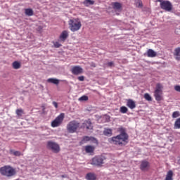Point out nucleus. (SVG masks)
Instances as JSON below:
<instances>
[{
	"instance_id": "obj_1",
	"label": "nucleus",
	"mask_w": 180,
	"mask_h": 180,
	"mask_svg": "<svg viewBox=\"0 0 180 180\" xmlns=\"http://www.w3.org/2000/svg\"><path fill=\"white\" fill-rule=\"evenodd\" d=\"M120 131H122L120 134L112 137L111 140L113 144H115L116 146H126L127 144L129 136L124 132L123 128H120Z\"/></svg>"
},
{
	"instance_id": "obj_2",
	"label": "nucleus",
	"mask_w": 180,
	"mask_h": 180,
	"mask_svg": "<svg viewBox=\"0 0 180 180\" xmlns=\"http://www.w3.org/2000/svg\"><path fill=\"white\" fill-rule=\"evenodd\" d=\"M69 29L72 32H78L82 27L81 20L79 18H72L68 21Z\"/></svg>"
},
{
	"instance_id": "obj_3",
	"label": "nucleus",
	"mask_w": 180,
	"mask_h": 180,
	"mask_svg": "<svg viewBox=\"0 0 180 180\" xmlns=\"http://www.w3.org/2000/svg\"><path fill=\"white\" fill-rule=\"evenodd\" d=\"M79 129V122L73 120L67 124V130L68 133H76L77 130Z\"/></svg>"
},
{
	"instance_id": "obj_4",
	"label": "nucleus",
	"mask_w": 180,
	"mask_h": 180,
	"mask_svg": "<svg viewBox=\"0 0 180 180\" xmlns=\"http://www.w3.org/2000/svg\"><path fill=\"white\" fill-rule=\"evenodd\" d=\"M0 174L6 176H13L15 175V169L10 166H4L0 168Z\"/></svg>"
},
{
	"instance_id": "obj_5",
	"label": "nucleus",
	"mask_w": 180,
	"mask_h": 180,
	"mask_svg": "<svg viewBox=\"0 0 180 180\" xmlns=\"http://www.w3.org/2000/svg\"><path fill=\"white\" fill-rule=\"evenodd\" d=\"M158 1L160 2V8L163 9V11H166V12H171V11H172V3L169 1L158 0Z\"/></svg>"
},
{
	"instance_id": "obj_6",
	"label": "nucleus",
	"mask_w": 180,
	"mask_h": 180,
	"mask_svg": "<svg viewBox=\"0 0 180 180\" xmlns=\"http://www.w3.org/2000/svg\"><path fill=\"white\" fill-rule=\"evenodd\" d=\"M161 95H162V84H157L154 96L157 101H161Z\"/></svg>"
},
{
	"instance_id": "obj_7",
	"label": "nucleus",
	"mask_w": 180,
	"mask_h": 180,
	"mask_svg": "<svg viewBox=\"0 0 180 180\" xmlns=\"http://www.w3.org/2000/svg\"><path fill=\"white\" fill-rule=\"evenodd\" d=\"M64 120V113H61L58 115L53 121L51 122V126L53 127H58Z\"/></svg>"
},
{
	"instance_id": "obj_8",
	"label": "nucleus",
	"mask_w": 180,
	"mask_h": 180,
	"mask_svg": "<svg viewBox=\"0 0 180 180\" xmlns=\"http://www.w3.org/2000/svg\"><path fill=\"white\" fill-rule=\"evenodd\" d=\"M48 148H50L53 153H58L60 151V146L55 142H48Z\"/></svg>"
},
{
	"instance_id": "obj_9",
	"label": "nucleus",
	"mask_w": 180,
	"mask_h": 180,
	"mask_svg": "<svg viewBox=\"0 0 180 180\" xmlns=\"http://www.w3.org/2000/svg\"><path fill=\"white\" fill-rule=\"evenodd\" d=\"M103 158L101 156H96L92 159L91 165H102L103 164Z\"/></svg>"
},
{
	"instance_id": "obj_10",
	"label": "nucleus",
	"mask_w": 180,
	"mask_h": 180,
	"mask_svg": "<svg viewBox=\"0 0 180 180\" xmlns=\"http://www.w3.org/2000/svg\"><path fill=\"white\" fill-rule=\"evenodd\" d=\"M71 72L74 75H79L84 72V69H82V68L80 66H74L71 69Z\"/></svg>"
},
{
	"instance_id": "obj_11",
	"label": "nucleus",
	"mask_w": 180,
	"mask_h": 180,
	"mask_svg": "<svg viewBox=\"0 0 180 180\" xmlns=\"http://www.w3.org/2000/svg\"><path fill=\"white\" fill-rule=\"evenodd\" d=\"M82 141L83 143H86V141H91V143H94V144H98V140L92 136H84Z\"/></svg>"
},
{
	"instance_id": "obj_12",
	"label": "nucleus",
	"mask_w": 180,
	"mask_h": 180,
	"mask_svg": "<svg viewBox=\"0 0 180 180\" xmlns=\"http://www.w3.org/2000/svg\"><path fill=\"white\" fill-rule=\"evenodd\" d=\"M83 127H85L88 130H92V129H94V126H92V122H91L90 120L84 122Z\"/></svg>"
},
{
	"instance_id": "obj_13",
	"label": "nucleus",
	"mask_w": 180,
	"mask_h": 180,
	"mask_svg": "<svg viewBox=\"0 0 180 180\" xmlns=\"http://www.w3.org/2000/svg\"><path fill=\"white\" fill-rule=\"evenodd\" d=\"M112 8L115 11H117V12L122 11V4L119 2L112 3Z\"/></svg>"
},
{
	"instance_id": "obj_14",
	"label": "nucleus",
	"mask_w": 180,
	"mask_h": 180,
	"mask_svg": "<svg viewBox=\"0 0 180 180\" xmlns=\"http://www.w3.org/2000/svg\"><path fill=\"white\" fill-rule=\"evenodd\" d=\"M127 106L129 108V109H134L136 108V102L131 99H129L127 101Z\"/></svg>"
},
{
	"instance_id": "obj_15",
	"label": "nucleus",
	"mask_w": 180,
	"mask_h": 180,
	"mask_svg": "<svg viewBox=\"0 0 180 180\" xmlns=\"http://www.w3.org/2000/svg\"><path fill=\"white\" fill-rule=\"evenodd\" d=\"M68 37V31L65 30L62 32V33L60 35V40L62 41H65V40H67V38Z\"/></svg>"
},
{
	"instance_id": "obj_16",
	"label": "nucleus",
	"mask_w": 180,
	"mask_h": 180,
	"mask_svg": "<svg viewBox=\"0 0 180 180\" xmlns=\"http://www.w3.org/2000/svg\"><path fill=\"white\" fill-rule=\"evenodd\" d=\"M147 56L151 58L157 57V52L154 51L153 49H148L147 51Z\"/></svg>"
},
{
	"instance_id": "obj_17",
	"label": "nucleus",
	"mask_w": 180,
	"mask_h": 180,
	"mask_svg": "<svg viewBox=\"0 0 180 180\" xmlns=\"http://www.w3.org/2000/svg\"><path fill=\"white\" fill-rule=\"evenodd\" d=\"M173 176L174 172H172V170H169V172H167L165 180H174Z\"/></svg>"
},
{
	"instance_id": "obj_18",
	"label": "nucleus",
	"mask_w": 180,
	"mask_h": 180,
	"mask_svg": "<svg viewBox=\"0 0 180 180\" xmlns=\"http://www.w3.org/2000/svg\"><path fill=\"white\" fill-rule=\"evenodd\" d=\"M86 179L87 180H96V174L94 173H88L86 175Z\"/></svg>"
},
{
	"instance_id": "obj_19",
	"label": "nucleus",
	"mask_w": 180,
	"mask_h": 180,
	"mask_svg": "<svg viewBox=\"0 0 180 180\" xmlns=\"http://www.w3.org/2000/svg\"><path fill=\"white\" fill-rule=\"evenodd\" d=\"M176 60H177V61H179L180 60V47L176 48L174 50V53Z\"/></svg>"
},
{
	"instance_id": "obj_20",
	"label": "nucleus",
	"mask_w": 180,
	"mask_h": 180,
	"mask_svg": "<svg viewBox=\"0 0 180 180\" xmlns=\"http://www.w3.org/2000/svg\"><path fill=\"white\" fill-rule=\"evenodd\" d=\"M47 82H49L50 84H54L55 85H58V84H60V80H58V79L49 78L47 79Z\"/></svg>"
},
{
	"instance_id": "obj_21",
	"label": "nucleus",
	"mask_w": 180,
	"mask_h": 180,
	"mask_svg": "<svg viewBox=\"0 0 180 180\" xmlns=\"http://www.w3.org/2000/svg\"><path fill=\"white\" fill-rule=\"evenodd\" d=\"M148 162L147 161H143L141 164V169L142 171H146V169H148Z\"/></svg>"
},
{
	"instance_id": "obj_22",
	"label": "nucleus",
	"mask_w": 180,
	"mask_h": 180,
	"mask_svg": "<svg viewBox=\"0 0 180 180\" xmlns=\"http://www.w3.org/2000/svg\"><path fill=\"white\" fill-rule=\"evenodd\" d=\"M95 150V147L92 146H85V151L86 153H94V151Z\"/></svg>"
},
{
	"instance_id": "obj_23",
	"label": "nucleus",
	"mask_w": 180,
	"mask_h": 180,
	"mask_svg": "<svg viewBox=\"0 0 180 180\" xmlns=\"http://www.w3.org/2000/svg\"><path fill=\"white\" fill-rule=\"evenodd\" d=\"M94 4H95V1L92 0H85L83 2L84 6H91V5H94Z\"/></svg>"
},
{
	"instance_id": "obj_24",
	"label": "nucleus",
	"mask_w": 180,
	"mask_h": 180,
	"mask_svg": "<svg viewBox=\"0 0 180 180\" xmlns=\"http://www.w3.org/2000/svg\"><path fill=\"white\" fill-rule=\"evenodd\" d=\"M25 13L27 16H33V10L32 8H26Z\"/></svg>"
},
{
	"instance_id": "obj_25",
	"label": "nucleus",
	"mask_w": 180,
	"mask_h": 180,
	"mask_svg": "<svg viewBox=\"0 0 180 180\" xmlns=\"http://www.w3.org/2000/svg\"><path fill=\"white\" fill-rule=\"evenodd\" d=\"M13 68H14V70H19V68H20V63L18 61H14L13 63Z\"/></svg>"
},
{
	"instance_id": "obj_26",
	"label": "nucleus",
	"mask_w": 180,
	"mask_h": 180,
	"mask_svg": "<svg viewBox=\"0 0 180 180\" xmlns=\"http://www.w3.org/2000/svg\"><path fill=\"white\" fill-rule=\"evenodd\" d=\"M103 134L105 136H108V137H110V136H112V129H105L103 131Z\"/></svg>"
},
{
	"instance_id": "obj_27",
	"label": "nucleus",
	"mask_w": 180,
	"mask_h": 180,
	"mask_svg": "<svg viewBox=\"0 0 180 180\" xmlns=\"http://www.w3.org/2000/svg\"><path fill=\"white\" fill-rule=\"evenodd\" d=\"M10 153L13 155H15V157H20V155H22V153L20 151H15L13 150H11Z\"/></svg>"
},
{
	"instance_id": "obj_28",
	"label": "nucleus",
	"mask_w": 180,
	"mask_h": 180,
	"mask_svg": "<svg viewBox=\"0 0 180 180\" xmlns=\"http://www.w3.org/2000/svg\"><path fill=\"white\" fill-rule=\"evenodd\" d=\"M174 129H180V118H178L174 122Z\"/></svg>"
},
{
	"instance_id": "obj_29",
	"label": "nucleus",
	"mask_w": 180,
	"mask_h": 180,
	"mask_svg": "<svg viewBox=\"0 0 180 180\" xmlns=\"http://www.w3.org/2000/svg\"><path fill=\"white\" fill-rule=\"evenodd\" d=\"M127 110H128V109H127V108L125 107V106H122V107L120 108V112L121 113H127Z\"/></svg>"
},
{
	"instance_id": "obj_30",
	"label": "nucleus",
	"mask_w": 180,
	"mask_h": 180,
	"mask_svg": "<svg viewBox=\"0 0 180 180\" xmlns=\"http://www.w3.org/2000/svg\"><path fill=\"white\" fill-rule=\"evenodd\" d=\"M180 113L179 111H175L172 113V117L173 119H176V117H179Z\"/></svg>"
},
{
	"instance_id": "obj_31",
	"label": "nucleus",
	"mask_w": 180,
	"mask_h": 180,
	"mask_svg": "<svg viewBox=\"0 0 180 180\" xmlns=\"http://www.w3.org/2000/svg\"><path fill=\"white\" fill-rule=\"evenodd\" d=\"M79 101L80 102H82L84 101H88V96H82V97L79 98Z\"/></svg>"
},
{
	"instance_id": "obj_32",
	"label": "nucleus",
	"mask_w": 180,
	"mask_h": 180,
	"mask_svg": "<svg viewBox=\"0 0 180 180\" xmlns=\"http://www.w3.org/2000/svg\"><path fill=\"white\" fill-rule=\"evenodd\" d=\"M144 98H145V99L146 100V101H151L152 100V98H151V96H150V94H144Z\"/></svg>"
},
{
	"instance_id": "obj_33",
	"label": "nucleus",
	"mask_w": 180,
	"mask_h": 180,
	"mask_svg": "<svg viewBox=\"0 0 180 180\" xmlns=\"http://www.w3.org/2000/svg\"><path fill=\"white\" fill-rule=\"evenodd\" d=\"M136 5L137 8H141L143 6V3L141 2V1L138 0L136 2Z\"/></svg>"
},
{
	"instance_id": "obj_34",
	"label": "nucleus",
	"mask_w": 180,
	"mask_h": 180,
	"mask_svg": "<svg viewBox=\"0 0 180 180\" xmlns=\"http://www.w3.org/2000/svg\"><path fill=\"white\" fill-rule=\"evenodd\" d=\"M23 110H20V109H18L16 110V114L18 115V116H22V113Z\"/></svg>"
},
{
	"instance_id": "obj_35",
	"label": "nucleus",
	"mask_w": 180,
	"mask_h": 180,
	"mask_svg": "<svg viewBox=\"0 0 180 180\" xmlns=\"http://www.w3.org/2000/svg\"><path fill=\"white\" fill-rule=\"evenodd\" d=\"M53 44H54V47H56V49H58V47H61V44H59L58 42H55V43H53Z\"/></svg>"
},
{
	"instance_id": "obj_36",
	"label": "nucleus",
	"mask_w": 180,
	"mask_h": 180,
	"mask_svg": "<svg viewBox=\"0 0 180 180\" xmlns=\"http://www.w3.org/2000/svg\"><path fill=\"white\" fill-rule=\"evenodd\" d=\"M174 90H175L176 92H180V86H179V85H176V86H174Z\"/></svg>"
},
{
	"instance_id": "obj_37",
	"label": "nucleus",
	"mask_w": 180,
	"mask_h": 180,
	"mask_svg": "<svg viewBox=\"0 0 180 180\" xmlns=\"http://www.w3.org/2000/svg\"><path fill=\"white\" fill-rule=\"evenodd\" d=\"M77 79H79V81H84L85 77H84V76H80V77H78Z\"/></svg>"
},
{
	"instance_id": "obj_38",
	"label": "nucleus",
	"mask_w": 180,
	"mask_h": 180,
	"mask_svg": "<svg viewBox=\"0 0 180 180\" xmlns=\"http://www.w3.org/2000/svg\"><path fill=\"white\" fill-rule=\"evenodd\" d=\"M53 106L56 108V109H57V108H58V104L57 103V102L53 101Z\"/></svg>"
},
{
	"instance_id": "obj_39",
	"label": "nucleus",
	"mask_w": 180,
	"mask_h": 180,
	"mask_svg": "<svg viewBox=\"0 0 180 180\" xmlns=\"http://www.w3.org/2000/svg\"><path fill=\"white\" fill-rule=\"evenodd\" d=\"M107 65H108V67H113V62H108Z\"/></svg>"
},
{
	"instance_id": "obj_40",
	"label": "nucleus",
	"mask_w": 180,
	"mask_h": 180,
	"mask_svg": "<svg viewBox=\"0 0 180 180\" xmlns=\"http://www.w3.org/2000/svg\"><path fill=\"white\" fill-rule=\"evenodd\" d=\"M62 178H65V176H64V175H62Z\"/></svg>"
}]
</instances>
